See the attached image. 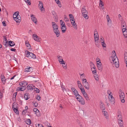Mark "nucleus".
<instances>
[{"label": "nucleus", "instance_id": "obj_56", "mask_svg": "<svg viewBox=\"0 0 127 127\" xmlns=\"http://www.w3.org/2000/svg\"><path fill=\"white\" fill-rule=\"evenodd\" d=\"M3 37L4 41L5 42H8L6 36H4Z\"/></svg>", "mask_w": 127, "mask_h": 127}, {"label": "nucleus", "instance_id": "obj_15", "mask_svg": "<svg viewBox=\"0 0 127 127\" xmlns=\"http://www.w3.org/2000/svg\"><path fill=\"white\" fill-rule=\"evenodd\" d=\"M19 12H18L17 15V17H16L15 21L17 23L20 22L21 20V17H20V16L19 14Z\"/></svg>", "mask_w": 127, "mask_h": 127}, {"label": "nucleus", "instance_id": "obj_55", "mask_svg": "<svg viewBox=\"0 0 127 127\" xmlns=\"http://www.w3.org/2000/svg\"><path fill=\"white\" fill-rule=\"evenodd\" d=\"M25 82H20L19 83V85H20L21 86H22L23 85L24 83H25Z\"/></svg>", "mask_w": 127, "mask_h": 127}, {"label": "nucleus", "instance_id": "obj_52", "mask_svg": "<svg viewBox=\"0 0 127 127\" xmlns=\"http://www.w3.org/2000/svg\"><path fill=\"white\" fill-rule=\"evenodd\" d=\"M80 90H81V91L83 94V93H84L86 92L85 91V90L83 88L80 89Z\"/></svg>", "mask_w": 127, "mask_h": 127}, {"label": "nucleus", "instance_id": "obj_25", "mask_svg": "<svg viewBox=\"0 0 127 127\" xmlns=\"http://www.w3.org/2000/svg\"><path fill=\"white\" fill-rule=\"evenodd\" d=\"M26 87L25 86H22L19 87L18 88L19 89V91H23L25 90L26 89Z\"/></svg>", "mask_w": 127, "mask_h": 127}, {"label": "nucleus", "instance_id": "obj_4", "mask_svg": "<svg viewBox=\"0 0 127 127\" xmlns=\"http://www.w3.org/2000/svg\"><path fill=\"white\" fill-rule=\"evenodd\" d=\"M81 12L84 17L86 19H88V16L87 15L88 12L84 8H83L81 10Z\"/></svg>", "mask_w": 127, "mask_h": 127}, {"label": "nucleus", "instance_id": "obj_44", "mask_svg": "<svg viewBox=\"0 0 127 127\" xmlns=\"http://www.w3.org/2000/svg\"><path fill=\"white\" fill-rule=\"evenodd\" d=\"M112 94H111L110 95H109L108 96V98L109 99V100H111V99H112V98H114L112 96Z\"/></svg>", "mask_w": 127, "mask_h": 127}, {"label": "nucleus", "instance_id": "obj_60", "mask_svg": "<svg viewBox=\"0 0 127 127\" xmlns=\"http://www.w3.org/2000/svg\"><path fill=\"white\" fill-rule=\"evenodd\" d=\"M90 64L91 67H92L93 66H94V65L92 62H91L90 63Z\"/></svg>", "mask_w": 127, "mask_h": 127}, {"label": "nucleus", "instance_id": "obj_6", "mask_svg": "<svg viewBox=\"0 0 127 127\" xmlns=\"http://www.w3.org/2000/svg\"><path fill=\"white\" fill-rule=\"evenodd\" d=\"M33 70V68L30 66H27L25 69L24 71L26 72H32Z\"/></svg>", "mask_w": 127, "mask_h": 127}, {"label": "nucleus", "instance_id": "obj_22", "mask_svg": "<svg viewBox=\"0 0 127 127\" xmlns=\"http://www.w3.org/2000/svg\"><path fill=\"white\" fill-rule=\"evenodd\" d=\"M69 18L71 21H74L75 20L74 18V17L73 15L72 14H69Z\"/></svg>", "mask_w": 127, "mask_h": 127}, {"label": "nucleus", "instance_id": "obj_16", "mask_svg": "<svg viewBox=\"0 0 127 127\" xmlns=\"http://www.w3.org/2000/svg\"><path fill=\"white\" fill-rule=\"evenodd\" d=\"M31 17L32 21L35 24H36L37 22V19L34 16V15H32L31 16Z\"/></svg>", "mask_w": 127, "mask_h": 127}, {"label": "nucleus", "instance_id": "obj_50", "mask_svg": "<svg viewBox=\"0 0 127 127\" xmlns=\"http://www.w3.org/2000/svg\"><path fill=\"white\" fill-rule=\"evenodd\" d=\"M34 90L36 91V93H39L40 91L39 89L37 88H34Z\"/></svg>", "mask_w": 127, "mask_h": 127}, {"label": "nucleus", "instance_id": "obj_37", "mask_svg": "<svg viewBox=\"0 0 127 127\" xmlns=\"http://www.w3.org/2000/svg\"><path fill=\"white\" fill-rule=\"evenodd\" d=\"M27 89L28 90H31V89L32 90L33 89L32 86H31L30 84L29 85L27 86Z\"/></svg>", "mask_w": 127, "mask_h": 127}, {"label": "nucleus", "instance_id": "obj_43", "mask_svg": "<svg viewBox=\"0 0 127 127\" xmlns=\"http://www.w3.org/2000/svg\"><path fill=\"white\" fill-rule=\"evenodd\" d=\"M33 111L34 112H35V113L36 114L37 113L39 112V111L36 108H35L33 109Z\"/></svg>", "mask_w": 127, "mask_h": 127}, {"label": "nucleus", "instance_id": "obj_45", "mask_svg": "<svg viewBox=\"0 0 127 127\" xmlns=\"http://www.w3.org/2000/svg\"><path fill=\"white\" fill-rule=\"evenodd\" d=\"M8 42H3V44L6 47H7L9 45V43H7Z\"/></svg>", "mask_w": 127, "mask_h": 127}, {"label": "nucleus", "instance_id": "obj_59", "mask_svg": "<svg viewBox=\"0 0 127 127\" xmlns=\"http://www.w3.org/2000/svg\"><path fill=\"white\" fill-rule=\"evenodd\" d=\"M63 65V66L64 67V68L65 69H66L67 68L66 65L65 64Z\"/></svg>", "mask_w": 127, "mask_h": 127}, {"label": "nucleus", "instance_id": "obj_42", "mask_svg": "<svg viewBox=\"0 0 127 127\" xmlns=\"http://www.w3.org/2000/svg\"><path fill=\"white\" fill-rule=\"evenodd\" d=\"M101 43H102L101 44L102 45V47H105L106 46V44L104 42V41H103L102 42H101Z\"/></svg>", "mask_w": 127, "mask_h": 127}, {"label": "nucleus", "instance_id": "obj_29", "mask_svg": "<svg viewBox=\"0 0 127 127\" xmlns=\"http://www.w3.org/2000/svg\"><path fill=\"white\" fill-rule=\"evenodd\" d=\"M55 1L58 4V5L59 6L61 7L62 6L59 0H55Z\"/></svg>", "mask_w": 127, "mask_h": 127}, {"label": "nucleus", "instance_id": "obj_24", "mask_svg": "<svg viewBox=\"0 0 127 127\" xmlns=\"http://www.w3.org/2000/svg\"><path fill=\"white\" fill-rule=\"evenodd\" d=\"M52 14L53 16V17L54 18L56 19L57 18V14L56 12L54 11H52Z\"/></svg>", "mask_w": 127, "mask_h": 127}, {"label": "nucleus", "instance_id": "obj_49", "mask_svg": "<svg viewBox=\"0 0 127 127\" xmlns=\"http://www.w3.org/2000/svg\"><path fill=\"white\" fill-rule=\"evenodd\" d=\"M25 44L26 45H27L26 46L27 47H29V46H30V47H31L30 44H29L28 41H26L25 42Z\"/></svg>", "mask_w": 127, "mask_h": 127}, {"label": "nucleus", "instance_id": "obj_9", "mask_svg": "<svg viewBox=\"0 0 127 127\" xmlns=\"http://www.w3.org/2000/svg\"><path fill=\"white\" fill-rule=\"evenodd\" d=\"M52 27L53 29V31L58 29V27L57 25L54 22H52Z\"/></svg>", "mask_w": 127, "mask_h": 127}, {"label": "nucleus", "instance_id": "obj_18", "mask_svg": "<svg viewBox=\"0 0 127 127\" xmlns=\"http://www.w3.org/2000/svg\"><path fill=\"white\" fill-rule=\"evenodd\" d=\"M118 121L120 127H124L123 126V122L122 120H119V119H118Z\"/></svg>", "mask_w": 127, "mask_h": 127}, {"label": "nucleus", "instance_id": "obj_39", "mask_svg": "<svg viewBox=\"0 0 127 127\" xmlns=\"http://www.w3.org/2000/svg\"><path fill=\"white\" fill-rule=\"evenodd\" d=\"M94 77H95V80L96 81H98L99 80L98 76L97 75L95 74L94 76Z\"/></svg>", "mask_w": 127, "mask_h": 127}, {"label": "nucleus", "instance_id": "obj_63", "mask_svg": "<svg viewBox=\"0 0 127 127\" xmlns=\"http://www.w3.org/2000/svg\"><path fill=\"white\" fill-rule=\"evenodd\" d=\"M107 93L109 95H110L112 94V93L109 90H108L107 91Z\"/></svg>", "mask_w": 127, "mask_h": 127}, {"label": "nucleus", "instance_id": "obj_11", "mask_svg": "<svg viewBox=\"0 0 127 127\" xmlns=\"http://www.w3.org/2000/svg\"><path fill=\"white\" fill-rule=\"evenodd\" d=\"M26 55L25 56L26 57H28L30 59L31 58V57L32 56V53L29 52L28 51H27L26 52Z\"/></svg>", "mask_w": 127, "mask_h": 127}, {"label": "nucleus", "instance_id": "obj_35", "mask_svg": "<svg viewBox=\"0 0 127 127\" xmlns=\"http://www.w3.org/2000/svg\"><path fill=\"white\" fill-rule=\"evenodd\" d=\"M32 103L33 105L35 107H36L37 106L38 104L36 101H33Z\"/></svg>", "mask_w": 127, "mask_h": 127}, {"label": "nucleus", "instance_id": "obj_57", "mask_svg": "<svg viewBox=\"0 0 127 127\" xmlns=\"http://www.w3.org/2000/svg\"><path fill=\"white\" fill-rule=\"evenodd\" d=\"M122 29L123 32L127 31V29L126 28V27H125V28H122Z\"/></svg>", "mask_w": 127, "mask_h": 127}, {"label": "nucleus", "instance_id": "obj_20", "mask_svg": "<svg viewBox=\"0 0 127 127\" xmlns=\"http://www.w3.org/2000/svg\"><path fill=\"white\" fill-rule=\"evenodd\" d=\"M63 33H64L66 31V28L65 26L62 25L61 27Z\"/></svg>", "mask_w": 127, "mask_h": 127}, {"label": "nucleus", "instance_id": "obj_54", "mask_svg": "<svg viewBox=\"0 0 127 127\" xmlns=\"http://www.w3.org/2000/svg\"><path fill=\"white\" fill-rule=\"evenodd\" d=\"M32 56L31 57V58H33V59H35L36 58V56L33 53H32Z\"/></svg>", "mask_w": 127, "mask_h": 127}, {"label": "nucleus", "instance_id": "obj_12", "mask_svg": "<svg viewBox=\"0 0 127 127\" xmlns=\"http://www.w3.org/2000/svg\"><path fill=\"white\" fill-rule=\"evenodd\" d=\"M33 38L35 41H40V39L39 37L36 34H33L32 35Z\"/></svg>", "mask_w": 127, "mask_h": 127}, {"label": "nucleus", "instance_id": "obj_31", "mask_svg": "<svg viewBox=\"0 0 127 127\" xmlns=\"http://www.w3.org/2000/svg\"><path fill=\"white\" fill-rule=\"evenodd\" d=\"M13 110L16 114H19V111H18L17 108H15L13 107Z\"/></svg>", "mask_w": 127, "mask_h": 127}, {"label": "nucleus", "instance_id": "obj_5", "mask_svg": "<svg viewBox=\"0 0 127 127\" xmlns=\"http://www.w3.org/2000/svg\"><path fill=\"white\" fill-rule=\"evenodd\" d=\"M94 37L95 41L96 43V41L99 40L98 35L96 30H95L94 31Z\"/></svg>", "mask_w": 127, "mask_h": 127}, {"label": "nucleus", "instance_id": "obj_8", "mask_svg": "<svg viewBox=\"0 0 127 127\" xmlns=\"http://www.w3.org/2000/svg\"><path fill=\"white\" fill-rule=\"evenodd\" d=\"M99 104L100 109L102 111L104 110L105 108V105L102 101H100Z\"/></svg>", "mask_w": 127, "mask_h": 127}, {"label": "nucleus", "instance_id": "obj_26", "mask_svg": "<svg viewBox=\"0 0 127 127\" xmlns=\"http://www.w3.org/2000/svg\"><path fill=\"white\" fill-rule=\"evenodd\" d=\"M83 95L87 100H89V98L86 92L84 93H83Z\"/></svg>", "mask_w": 127, "mask_h": 127}, {"label": "nucleus", "instance_id": "obj_47", "mask_svg": "<svg viewBox=\"0 0 127 127\" xmlns=\"http://www.w3.org/2000/svg\"><path fill=\"white\" fill-rule=\"evenodd\" d=\"M17 92H16L14 93L13 95V99L14 98L15 99H16L15 98L16 97V96L17 95Z\"/></svg>", "mask_w": 127, "mask_h": 127}, {"label": "nucleus", "instance_id": "obj_21", "mask_svg": "<svg viewBox=\"0 0 127 127\" xmlns=\"http://www.w3.org/2000/svg\"><path fill=\"white\" fill-rule=\"evenodd\" d=\"M118 120H122V117L121 112H119L118 113Z\"/></svg>", "mask_w": 127, "mask_h": 127}, {"label": "nucleus", "instance_id": "obj_51", "mask_svg": "<svg viewBox=\"0 0 127 127\" xmlns=\"http://www.w3.org/2000/svg\"><path fill=\"white\" fill-rule=\"evenodd\" d=\"M16 108L17 107V104L15 103H13L12 105V109H13V108Z\"/></svg>", "mask_w": 127, "mask_h": 127}, {"label": "nucleus", "instance_id": "obj_61", "mask_svg": "<svg viewBox=\"0 0 127 127\" xmlns=\"http://www.w3.org/2000/svg\"><path fill=\"white\" fill-rule=\"evenodd\" d=\"M40 96L39 95H38L37 97L36 98V99H37L38 101L40 100Z\"/></svg>", "mask_w": 127, "mask_h": 127}, {"label": "nucleus", "instance_id": "obj_62", "mask_svg": "<svg viewBox=\"0 0 127 127\" xmlns=\"http://www.w3.org/2000/svg\"><path fill=\"white\" fill-rule=\"evenodd\" d=\"M2 23L3 24V26H6V24L5 23V21H4L2 22Z\"/></svg>", "mask_w": 127, "mask_h": 127}, {"label": "nucleus", "instance_id": "obj_53", "mask_svg": "<svg viewBox=\"0 0 127 127\" xmlns=\"http://www.w3.org/2000/svg\"><path fill=\"white\" fill-rule=\"evenodd\" d=\"M61 87L62 88L63 91L64 92V91H66V89L64 87V85H62Z\"/></svg>", "mask_w": 127, "mask_h": 127}, {"label": "nucleus", "instance_id": "obj_32", "mask_svg": "<svg viewBox=\"0 0 127 127\" xmlns=\"http://www.w3.org/2000/svg\"><path fill=\"white\" fill-rule=\"evenodd\" d=\"M18 11L14 13L13 15V17L14 20H15L16 17H17V13Z\"/></svg>", "mask_w": 127, "mask_h": 127}, {"label": "nucleus", "instance_id": "obj_40", "mask_svg": "<svg viewBox=\"0 0 127 127\" xmlns=\"http://www.w3.org/2000/svg\"><path fill=\"white\" fill-rule=\"evenodd\" d=\"M97 66L98 70L100 71H102V65H98Z\"/></svg>", "mask_w": 127, "mask_h": 127}, {"label": "nucleus", "instance_id": "obj_2", "mask_svg": "<svg viewBox=\"0 0 127 127\" xmlns=\"http://www.w3.org/2000/svg\"><path fill=\"white\" fill-rule=\"evenodd\" d=\"M119 93L120 94V98L121 102L124 103L125 101V100L124 99L125 96L124 93L122 92V90L120 89L119 91Z\"/></svg>", "mask_w": 127, "mask_h": 127}, {"label": "nucleus", "instance_id": "obj_23", "mask_svg": "<svg viewBox=\"0 0 127 127\" xmlns=\"http://www.w3.org/2000/svg\"><path fill=\"white\" fill-rule=\"evenodd\" d=\"M24 98L26 100H28L29 98L30 97L29 94L27 93H25V94Z\"/></svg>", "mask_w": 127, "mask_h": 127}, {"label": "nucleus", "instance_id": "obj_58", "mask_svg": "<svg viewBox=\"0 0 127 127\" xmlns=\"http://www.w3.org/2000/svg\"><path fill=\"white\" fill-rule=\"evenodd\" d=\"M79 88L80 89L81 88H83V86L82 84H80V85H78Z\"/></svg>", "mask_w": 127, "mask_h": 127}, {"label": "nucleus", "instance_id": "obj_64", "mask_svg": "<svg viewBox=\"0 0 127 127\" xmlns=\"http://www.w3.org/2000/svg\"><path fill=\"white\" fill-rule=\"evenodd\" d=\"M61 25L62 26V25L65 26V23L64 21H62V23H61Z\"/></svg>", "mask_w": 127, "mask_h": 127}, {"label": "nucleus", "instance_id": "obj_10", "mask_svg": "<svg viewBox=\"0 0 127 127\" xmlns=\"http://www.w3.org/2000/svg\"><path fill=\"white\" fill-rule=\"evenodd\" d=\"M39 8L40 9L41 11H44V8L43 7V3L42 1H39Z\"/></svg>", "mask_w": 127, "mask_h": 127}, {"label": "nucleus", "instance_id": "obj_46", "mask_svg": "<svg viewBox=\"0 0 127 127\" xmlns=\"http://www.w3.org/2000/svg\"><path fill=\"white\" fill-rule=\"evenodd\" d=\"M25 0L29 5H30L31 4L30 0Z\"/></svg>", "mask_w": 127, "mask_h": 127}, {"label": "nucleus", "instance_id": "obj_38", "mask_svg": "<svg viewBox=\"0 0 127 127\" xmlns=\"http://www.w3.org/2000/svg\"><path fill=\"white\" fill-rule=\"evenodd\" d=\"M106 18L108 21V23H110L111 21L109 18V16L108 15H107Z\"/></svg>", "mask_w": 127, "mask_h": 127}, {"label": "nucleus", "instance_id": "obj_1", "mask_svg": "<svg viewBox=\"0 0 127 127\" xmlns=\"http://www.w3.org/2000/svg\"><path fill=\"white\" fill-rule=\"evenodd\" d=\"M112 53L113 54L111 57L113 62L111 63L112 64L113 63L116 67H118L119 65V62L118 58L116 56V54L115 51H113Z\"/></svg>", "mask_w": 127, "mask_h": 127}, {"label": "nucleus", "instance_id": "obj_28", "mask_svg": "<svg viewBox=\"0 0 127 127\" xmlns=\"http://www.w3.org/2000/svg\"><path fill=\"white\" fill-rule=\"evenodd\" d=\"M25 122L28 125H30L31 122V120L29 119H27Z\"/></svg>", "mask_w": 127, "mask_h": 127}, {"label": "nucleus", "instance_id": "obj_7", "mask_svg": "<svg viewBox=\"0 0 127 127\" xmlns=\"http://www.w3.org/2000/svg\"><path fill=\"white\" fill-rule=\"evenodd\" d=\"M71 89L75 97H77L78 96V95H79L78 91L75 88L73 87L71 88Z\"/></svg>", "mask_w": 127, "mask_h": 127}, {"label": "nucleus", "instance_id": "obj_14", "mask_svg": "<svg viewBox=\"0 0 127 127\" xmlns=\"http://www.w3.org/2000/svg\"><path fill=\"white\" fill-rule=\"evenodd\" d=\"M83 84L84 86L86 89L87 90L89 89V84L88 82H83Z\"/></svg>", "mask_w": 127, "mask_h": 127}, {"label": "nucleus", "instance_id": "obj_41", "mask_svg": "<svg viewBox=\"0 0 127 127\" xmlns=\"http://www.w3.org/2000/svg\"><path fill=\"white\" fill-rule=\"evenodd\" d=\"M123 34L125 37L126 38L127 37V31L123 32Z\"/></svg>", "mask_w": 127, "mask_h": 127}, {"label": "nucleus", "instance_id": "obj_17", "mask_svg": "<svg viewBox=\"0 0 127 127\" xmlns=\"http://www.w3.org/2000/svg\"><path fill=\"white\" fill-rule=\"evenodd\" d=\"M54 33L55 34L56 36L58 37L60 35V32L59 30H57L53 31Z\"/></svg>", "mask_w": 127, "mask_h": 127}, {"label": "nucleus", "instance_id": "obj_19", "mask_svg": "<svg viewBox=\"0 0 127 127\" xmlns=\"http://www.w3.org/2000/svg\"><path fill=\"white\" fill-rule=\"evenodd\" d=\"M0 77L1 79L2 82H3V84H5L6 82L5 81L6 80V79L5 78V77L4 76L1 74Z\"/></svg>", "mask_w": 127, "mask_h": 127}, {"label": "nucleus", "instance_id": "obj_13", "mask_svg": "<svg viewBox=\"0 0 127 127\" xmlns=\"http://www.w3.org/2000/svg\"><path fill=\"white\" fill-rule=\"evenodd\" d=\"M58 59L59 60V61L60 63L61 64H65V63L64 62V61H63L62 57H58Z\"/></svg>", "mask_w": 127, "mask_h": 127}, {"label": "nucleus", "instance_id": "obj_34", "mask_svg": "<svg viewBox=\"0 0 127 127\" xmlns=\"http://www.w3.org/2000/svg\"><path fill=\"white\" fill-rule=\"evenodd\" d=\"M99 5L100 7L101 6L102 7L101 8L103 9L104 8L103 7H102V6H103V3L102 1L101 0H99Z\"/></svg>", "mask_w": 127, "mask_h": 127}, {"label": "nucleus", "instance_id": "obj_48", "mask_svg": "<svg viewBox=\"0 0 127 127\" xmlns=\"http://www.w3.org/2000/svg\"><path fill=\"white\" fill-rule=\"evenodd\" d=\"M72 25L74 27V28L75 29L77 30V25L76 23L75 22L74 24H72Z\"/></svg>", "mask_w": 127, "mask_h": 127}, {"label": "nucleus", "instance_id": "obj_33", "mask_svg": "<svg viewBox=\"0 0 127 127\" xmlns=\"http://www.w3.org/2000/svg\"><path fill=\"white\" fill-rule=\"evenodd\" d=\"M124 59L125 62H127V53L125 52L124 54Z\"/></svg>", "mask_w": 127, "mask_h": 127}, {"label": "nucleus", "instance_id": "obj_27", "mask_svg": "<svg viewBox=\"0 0 127 127\" xmlns=\"http://www.w3.org/2000/svg\"><path fill=\"white\" fill-rule=\"evenodd\" d=\"M8 43H9V45L10 46L12 47L15 45L14 42L12 41H9L8 42Z\"/></svg>", "mask_w": 127, "mask_h": 127}, {"label": "nucleus", "instance_id": "obj_3", "mask_svg": "<svg viewBox=\"0 0 127 127\" xmlns=\"http://www.w3.org/2000/svg\"><path fill=\"white\" fill-rule=\"evenodd\" d=\"M77 100L82 105H84L85 104V101L83 98L79 95H78L77 97H76Z\"/></svg>", "mask_w": 127, "mask_h": 127}, {"label": "nucleus", "instance_id": "obj_30", "mask_svg": "<svg viewBox=\"0 0 127 127\" xmlns=\"http://www.w3.org/2000/svg\"><path fill=\"white\" fill-rule=\"evenodd\" d=\"M102 112H104V113H103V114L105 117L106 119L108 118V115L107 112L106 111H103Z\"/></svg>", "mask_w": 127, "mask_h": 127}, {"label": "nucleus", "instance_id": "obj_36", "mask_svg": "<svg viewBox=\"0 0 127 127\" xmlns=\"http://www.w3.org/2000/svg\"><path fill=\"white\" fill-rule=\"evenodd\" d=\"M111 100H109L110 102L112 104H114L115 102V99L114 98H113L112 99H111Z\"/></svg>", "mask_w": 127, "mask_h": 127}]
</instances>
